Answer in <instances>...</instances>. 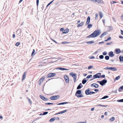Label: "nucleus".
Instances as JSON below:
<instances>
[{
  "label": "nucleus",
  "mask_w": 123,
  "mask_h": 123,
  "mask_svg": "<svg viewBox=\"0 0 123 123\" xmlns=\"http://www.w3.org/2000/svg\"><path fill=\"white\" fill-rule=\"evenodd\" d=\"M101 33V31L100 30H96L91 35L87 36V38H94L98 36Z\"/></svg>",
  "instance_id": "f257e3e1"
},
{
  "label": "nucleus",
  "mask_w": 123,
  "mask_h": 123,
  "mask_svg": "<svg viewBox=\"0 0 123 123\" xmlns=\"http://www.w3.org/2000/svg\"><path fill=\"white\" fill-rule=\"evenodd\" d=\"M81 92V90H78L76 92L75 95L77 96L78 98L81 97L83 96L81 94H80Z\"/></svg>",
  "instance_id": "f03ea898"
},
{
  "label": "nucleus",
  "mask_w": 123,
  "mask_h": 123,
  "mask_svg": "<svg viewBox=\"0 0 123 123\" xmlns=\"http://www.w3.org/2000/svg\"><path fill=\"white\" fill-rule=\"evenodd\" d=\"M45 77L44 76H43L41 77L39 80L38 84L39 85H40L44 80Z\"/></svg>",
  "instance_id": "7ed1b4c3"
},
{
  "label": "nucleus",
  "mask_w": 123,
  "mask_h": 123,
  "mask_svg": "<svg viewBox=\"0 0 123 123\" xmlns=\"http://www.w3.org/2000/svg\"><path fill=\"white\" fill-rule=\"evenodd\" d=\"M69 75L73 77L74 82H75L76 79V74L75 73L74 74L72 73H70L69 74Z\"/></svg>",
  "instance_id": "20e7f679"
},
{
  "label": "nucleus",
  "mask_w": 123,
  "mask_h": 123,
  "mask_svg": "<svg viewBox=\"0 0 123 123\" xmlns=\"http://www.w3.org/2000/svg\"><path fill=\"white\" fill-rule=\"evenodd\" d=\"M56 74L55 73H50L48 74L47 76V78H50L53 77L55 76Z\"/></svg>",
  "instance_id": "39448f33"
},
{
  "label": "nucleus",
  "mask_w": 123,
  "mask_h": 123,
  "mask_svg": "<svg viewBox=\"0 0 123 123\" xmlns=\"http://www.w3.org/2000/svg\"><path fill=\"white\" fill-rule=\"evenodd\" d=\"M64 78L66 83H68L69 82V80L68 76L66 75H65L64 76Z\"/></svg>",
  "instance_id": "423d86ee"
},
{
  "label": "nucleus",
  "mask_w": 123,
  "mask_h": 123,
  "mask_svg": "<svg viewBox=\"0 0 123 123\" xmlns=\"http://www.w3.org/2000/svg\"><path fill=\"white\" fill-rule=\"evenodd\" d=\"M107 82L106 80H104L100 82V84L101 86H103Z\"/></svg>",
  "instance_id": "0eeeda50"
},
{
  "label": "nucleus",
  "mask_w": 123,
  "mask_h": 123,
  "mask_svg": "<svg viewBox=\"0 0 123 123\" xmlns=\"http://www.w3.org/2000/svg\"><path fill=\"white\" fill-rule=\"evenodd\" d=\"M40 97L43 101H45L48 100V99L47 98H46L43 96L40 95Z\"/></svg>",
  "instance_id": "6e6552de"
},
{
  "label": "nucleus",
  "mask_w": 123,
  "mask_h": 123,
  "mask_svg": "<svg viewBox=\"0 0 123 123\" xmlns=\"http://www.w3.org/2000/svg\"><path fill=\"white\" fill-rule=\"evenodd\" d=\"M106 69H107L112 70L113 71H115L117 70L116 68L115 67H110L109 68H106Z\"/></svg>",
  "instance_id": "1a4fd4ad"
},
{
  "label": "nucleus",
  "mask_w": 123,
  "mask_h": 123,
  "mask_svg": "<svg viewBox=\"0 0 123 123\" xmlns=\"http://www.w3.org/2000/svg\"><path fill=\"white\" fill-rule=\"evenodd\" d=\"M85 93L87 95L91 94V92H90L89 89H87L86 90Z\"/></svg>",
  "instance_id": "9d476101"
},
{
  "label": "nucleus",
  "mask_w": 123,
  "mask_h": 123,
  "mask_svg": "<svg viewBox=\"0 0 123 123\" xmlns=\"http://www.w3.org/2000/svg\"><path fill=\"white\" fill-rule=\"evenodd\" d=\"M90 18L89 16H88L87 18V21L86 23V25H87L89 24L90 22Z\"/></svg>",
  "instance_id": "9b49d317"
},
{
  "label": "nucleus",
  "mask_w": 123,
  "mask_h": 123,
  "mask_svg": "<svg viewBox=\"0 0 123 123\" xmlns=\"http://www.w3.org/2000/svg\"><path fill=\"white\" fill-rule=\"evenodd\" d=\"M26 73L27 72H25L23 73L22 76V80H23L25 79L26 77Z\"/></svg>",
  "instance_id": "f8f14e48"
},
{
  "label": "nucleus",
  "mask_w": 123,
  "mask_h": 123,
  "mask_svg": "<svg viewBox=\"0 0 123 123\" xmlns=\"http://www.w3.org/2000/svg\"><path fill=\"white\" fill-rule=\"evenodd\" d=\"M91 87H94L95 88H97L98 87V85L96 83H94L91 85Z\"/></svg>",
  "instance_id": "ddd939ff"
},
{
  "label": "nucleus",
  "mask_w": 123,
  "mask_h": 123,
  "mask_svg": "<svg viewBox=\"0 0 123 123\" xmlns=\"http://www.w3.org/2000/svg\"><path fill=\"white\" fill-rule=\"evenodd\" d=\"M108 55L110 57H113L114 56V54H113V52L112 51L110 52L109 53Z\"/></svg>",
  "instance_id": "4468645a"
},
{
  "label": "nucleus",
  "mask_w": 123,
  "mask_h": 123,
  "mask_svg": "<svg viewBox=\"0 0 123 123\" xmlns=\"http://www.w3.org/2000/svg\"><path fill=\"white\" fill-rule=\"evenodd\" d=\"M69 31V30L68 28L65 29L63 31V33L66 34L68 33Z\"/></svg>",
  "instance_id": "2eb2a0df"
},
{
  "label": "nucleus",
  "mask_w": 123,
  "mask_h": 123,
  "mask_svg": "<svg viewBox=\"0 0 123 123\" xmlns=\"http://www.w3.org/2000/svg\"><path fill=\"white\" fill-rule=\"evenodd\" d=\"M84 22L83 21L80 24H79L78 25L77 27H80L84 25Z\"/></svg>",
  "instance_id": "dca6fc26"
},
{
  "label": "nucleus",
  "mask_w": 123,
  "mask_h": 123,
  "mask_svg": "<svg viewBox=\"0 0 123 123\" xmlns=\"http://www.w3.org/2000/svg\"><path fill=\"white\" fill-rule=\"evenodd\" d=\"M115 51L116 52V53L117 54H118L119 53H121L120 50L119 49H116L115 50Z\"/></svg>",
  "instance_id": "f3484780"
},
{
  "label": "nucleus",
  "mask_w": 123,
  "mask_h": 123,
  "mask_svg": "<svg viewBox=\"0 0 123 123\" xmlns=\"http://www.w3.org/2000/svg\"><path fill=\"white\" fill-rule=\"evenodd\" d=\"M67 111L66 110H64L63 111H61L60 112H59L57 113H56L55 114V115H57L58 114H62L63 113H64V112H65Z\"/></svg>",
  "instance_id": "a211bd4d"
},
{
  "label": "nucleus",
  "mask_w": 123,
  "mask_h": 123,
  "mask_svg": "<svg viewBox=\"0 0 123 123\" xmlns=\"http://www.w3.org/2000/svg\"><path fill=\"white\" fill-rule=\"evenodd\" d=\"M58 69H60V70H69V69L64 68H58Z\"/></svg>",
  "instance_id": "6ab92c4d"
},
{
  "label": "nucleus",
  "mask_w": 123,
  "mask_h": 123,
  "mask_svg": "<svg viewBox=\"0 0 123 123\" xmlns=\"http://www.w3.org/2000/svg\"><path fill=\"white\" fill-rule=\"evenodd\" d=\"M99 15L100 17V19H101L103 17V15L102 12H99Z\"/></svg>",
  "instance_id": "aec40b11"
},
{
  "label": "nucleus",
  "mask_w": 123,
  "mask_h": 123,
  "mask_svg": "<svg viewBox=\"0 0 123 123\" xmlns=\"http://www.w3.org/2000/svg\"><path fill=\"white\" fill-rule=\"evenodd\" d=\"M81 86H82V85L81 83L79 85L77 86V89H80L81 87Z\"/></svg>",
  "instance_id": "412c9836"
},
{
  "label": "nucleus",
  "mask_w": 123,
  "mask_h": 123,
  "mask_svg": "<svg viewBox=\"0 0 123 123\" xmlns=\"http://www.w3.org/2000/svg\"><path fill=\"white\" fill-rule=\"evenodd\" d=\"M93 79H94L95 78H98V76L97 75V74H96L95 75H93Z\"/></svg>",
  "instance_id": "4be33fe9"
},
{
  "label": "nucleus",
  "mask_w": 123,
  "mask_h": 123,
  "mask_svg": "<svg viewBox=\"0 0 123 123\" xmlns=\"http://www.w3.org/2000/svg\"><path fill=\"white\" fill-rule=\"evenodd\" d=\"M97 74V76L98 77V78H101V73H99Z\"/></svg>",
  "instance_id": "5701e85b"
},
{
  "label": "nucleus",
  "mask_w": 123,
  "mask_h": 123,
  "mask_svg": "<svg viewBox=\"0 0 123 123\" xmlns=\"http://www.w3.org/2000/svg\"><path fill=\"white\" fill-rule=\"evenodd\" d=\"M94 42L93 41H91L87 42H86V43L88 44H91V43H93Z\"/></svg>",
  "instance_id": "b1692460"
},
{
  "label": "nucleus",
  "mask_w": 123,
  "mask_h": 123,
  "mask_svg": "<svg viewBox=\"0 0 123 123\" xmlns=\"http://www.w3.org/2000/svg\"><path fill=\"white\" fill-rule=\"evenodd\" d=\"M120 61V62H122L123 61V57L120 56L119 57Z\"/></svg>",
  "instance_id": "393cba45"
},
{
  "label": "nucleus",
  "mask_w": 123,
  "mask_h": 123,
  "mask_svg": "<svg viewBox=\"0 0 123 123\" xmlns=\"http://www.w3.org/2000/svg\"><path fill=\"white\" fill-rule=\"evenodd\" d=\"M55 119V117H53L51 118L49 120V121L51 122H52Z\"/></svg>",
  "instance_id": "a878e982"
},
{
  "label": "nucleus",
  "mask_w": 123,
  "mask_h": 123,
  "mask_svg": "<svg viewBox=\"0 0 123 123\" xmlns=\"http://www.w3.org/2000/svg\"><path fill=\"white\" fill-rule=\"evenodd\" d=\"M88 25L87 28H88L90 29L92 26V25L91 24H88Z\"/></svg>",
  "instance_id": "bb28decb"
},
{
  "label": "nucleus",
  "mask_w": 123,
  "mask_h": 123,
  "mask_svg": "<svg viewBox=\"0 0 123 123\" xmlns=\"http://www.w3.org/2000/svg\"><path fill=\"white\" fill-rule=\"evenodd\" d=\"M115 119V118L114 117H112L110 119V121L111 122L113 121Z\"/></svg>",
  "instance_id": "cd10ccee"
},
{
  "label": "nucleus",
  "mask_w": 123,
  "mask_h": 123,
  "mask_svg": "<svg viewBox=\"0 0 123 123\" xmlns=\"http://www.w3.org/2000/svg\"><path fill=\"white\" fill-rule=\"evenodd\" d=\"M35 51L34 50V49H33V51L32 52V54H31V56H33V55H35Z\"/></svg>",
  "instance_id": "c85d7f7f"
},
{
  "label": "nucleus",
  "mask_w": 123,
  "mask_h": 123,
  "mask_svg": "<svg viewBox=\"0 0 123 123\" xmlns=\"http://www.w3.org/2000/svg\"><path fill=\"white\" fill-rule=\"evenodd\" d=\"M54 97H55V100H56L59 97V95H56V96H54Z\"/></svg>",
  "instance_id": "c756f323"
},
{
  "label": "nucleus",
  "mask_w": 123,
  "mask_h": 123,
  "mask_svg": "<svg viewBox=\"0 0 123 123\" xmlns=\"http://www.w3.org/2000/svg\"><path fill=\"white\" fill-rule=\"evenodd\" d=\"M109 97V96H105L102 98L101 99H105L106 98H108Z\"/></svg>",
  "instance_id": "7c9ffc66"
},
{
  "label": "nucleus",
  "mask_w": 123,
  "mask_h": 123,
  "mask_svg": "<svg viewBox=\"0 0 123 123\" xmlns=\"http://www.w3.org/2000/svg\"><path fill=\"white\" fill-rule=\"evenodd\" d=\"M50 99L52 100H55V97L54 96H53L50 97Z\"/></svg>",
  "instance_id": "2f4dec72"
},
{
  "label": "nucleus",
  "mask_w": 123,
  "mask_h": 123,
  "mask_svg": "<svg viewBox=\"0 0 123 123\" xmlns=\"http://www.w3.org/2000/svg\"><path fill=\"white\" fill-rule=\"evenodd\" d=\"M105 58L106 60H108L109 59V57L108 56H105Z\"/></svg>",
  "instance_id": "473e14b6"
},
{
  "label": "nucleus",
  "mask_w": 123,
  "mask_h": 123,
  "mask_svg": "<svg viewBox=\"0 0 123 123\" xmlns=\"http://www.w3.org/2000/svg\"><path fill=\"white\" fill-rule=\"evenodd\" d=\"M101 0H95V2H97L98 3H100L101 2Z\"/></svg>",
  "instance_id": "72a5a7b5"
},
{
  "label": "nucleus",
  "mask_w": 123,
  "mask_h": 123,
  "mask_svg": "<svg viewBox=\"0 0 123 123\" xmlns=\"http://www.w3.org/2000/svg\"><path fill=\"white\" fill-rule=\"evenodd\" d=\"M96 105L97 106H101L105 107L107 106V105H100V104L97 105Z\"/></svg>",
  "instance_id": "f704fd0d"
},
{
  "label": "nucleus",
  "mask_w": 123,
  "mask_h": 123,
  "mask_svg": "<svg viewBox=\"0 0 123 123\" xmlns=\"http://www.w3.org/2000/svg\"><path fill=\"white\" fill-rule=\"evenodd\" d=\"M20 44V43L19 42H17L16 43L15 45L18 46Z\"/></svg>",
  "instance_id": "c9c22d12"
},
{
  "label": "nucleus",
  "mask_w": 123,
  "mask_h": 123,
  "mask_svg": "<svg viewBox=\"0 0 123 123\" xmlns=\"http://www.w3.org/2000/svg\"><path fill=\"white\" fill-rule=\"evenodd\" d=\"M87 81L86 80H83L82 81V83L83 84H84Z\"/></svg>",
  "instance_id": "e433bc0d"
},
{
  "label": "nucleus",
  "mask_w": 123,
  "mask_h": 123,
  "mask_svg": "<svg viewBox=\"0 0 123 123\" xmlns=\"http://www.w3.org/2000/svg\"><path fill=\"white\" fill-rule=\"evenodd\" d=\"M53 104L52 103H45V104L46 105H53Z\"/></svg>",
  "instance_id": "4c0bfd02"
},
{
  "label": "nucleus",
  "mask_w": 123,
  "mask_h": 123,
  "mask_svg": "<svg viewBox=\"0 0 123 123\" xmlns=\"http://www.w3.org/2000/svg\"><path fill=\"white\" fill-rule=\"evenodd\" d=\"M121 89L123 90V86H122L119 89L118 91L120 92V91Z\"/></svg>",
  "instance_id": "58836bf2"
},
{
  "label": "nucleus",
  "mask_w": 123,
  "mask_h": 123,
  "mask_svg": "<svg viewBox=\"0 0 123 123\" xmlns=\"http://www.w3.org/2000/svg\"><path fill=\"white\" fill-rule=\"evenodd\" d=\"M27 99H28L29 102V103L31 104H32V102L31 100L28 98H27Z\"/></svg>",
  "instance_id": "ea45409f"
},
{
  "label": "nucleus",
  "mask_w": 123,
  "mask_h": 123,
  "mask_svg": "<svg viewBox=\"0 0 123 123\" xmlns=\"http://www.w3.org/2000/svg\"><path fill=\"white\" fill-rule=\"evenodd\" d=\"M54 0H53L51 1L49 3L47 6L46 7H48L49 5L51 4L54 1Z\"/></svg>",
  "instance_id": "a19ab883"
},
{
  "label": "nucleus",
  "mask_w": 123,
  "mask_h": 123,
  "mask_svg": "<svg viewBox=\"0 0 123 123\" xmlns=\"http://www.w3.org/2000/svg\"><path fill=\"white\" fill-rule=\"evenodd\" d=\"M104 57V56L102 55H101L99 56V57L100 59H103Z\"/></svg>",
  "instance_id": "79ce46f5"
},
{
  "label": "nucleus",
  "mask_w": 123,
  "mask_h": 123,
  "mask_svg": "<svg viewBox=\"0 0 123 123\" xmlns=\"http://www.w3.org/2000/svg\"><path fill=\"white\" fill-rule=\"evenodd\" d=\"M117 101L119 102H123V99L118 100Z\"/></svg>",
  "instance_id": "37998d69"
},
{
  "label": "nucleus",
  "mask_w": 123,
  "mask_h": 123,
  "mask_svg": "<svg viewBox=\"0 0 123 123\" xmlns=\"http://www.w3.org/2000/svg\"><path fill=\"white\" fill-rule=\"evenodd\" d=\"M107 53L105 51L103 52V54L104 55H105L107 54Z\"/></svg>",
  "instance_id": "c03bdc74"
},
{
  "label": "nucleus",
  "mask_w": 123,
  "mask_h": 123,
  "mask_svg": "<svg viewBox=\"0 0 123 123\" xmlns=\"http://www.w3.org/2000/svg\"><path fill=\"white\" fill-rule=\"evenodd\" d=\"M120 76H118L116 78H115V80H118L120 78Z\"/></svg>",
  "instance_id": "a18cd8bd"
},
{
  "label": "nucleus",
  "mask_w": 123,
  "mask_h": 123,
  "mask_svg": "<svg viewBox=\"0 0 123 123\" xmlns=\"http://www.w3.org/2000/svg\"><path fill=\"white\" fill-rule=\"evenodd\" d=\"M117 3L116 2H115V1H111V4H114V3Z\"/></svg>",
  "instance_id": "49530a36"
},
{
  "label": "nucleus",
  "mask_w": 123,
  "mask_h": 123,
  "mask_svg": "<svg viewBox=\"0 0 123 123\" xmlns=\"http://www.w3.org/2000/svg\"><path fill=\"white\" fill-rule=\"evenodd\" d=\"M92 76V75H88L86 78H91V77Z\"/></svg>",
  "instance_id": "de8ad7c7"
},
{
  "label": "nucleus",
  "mask_w": 123,
  "mask_h": 123,
  "mask_svg": "<svg viewBox=\"0 0 123 123\" xmlns=\"http://www.w3.org/2000/svg\"><path fill=\"white\" fill-rule=\"evenodd\" d=\"M86 121H85L84 122H77V123H86Z\"/></svg>",
  "instance_id": "09e8293b"
},
{
  "label": "nucleus",
  "mask_w": 123,
  "mask_h": 123,
  "mask_svg": "<svg viewBox=\"0 0 123 123\" xmlns=\"http://www.w3.org/2000/svg\"><path fill=\"white\" fill-rule=\"evenodd\" d=\"M48 112H44L43 113V115H45L48 114Z\"/></svg>",
  "instance_id": "8fccbe9b"
},
{
  "label": "nucleus",
  "mask_w": 123,
  "mask_h": 123,
  "mask_svg": "<svg viewBox=\"0 0 123 123\" xmlns=\"http://www.w3.org/2000/svg\"><path fill=\"white\" fill-rule=\"evenodd\" d=\"M36 1L37 6H38L39 4V0H37Z\"/></svg>",
  "instance_id": "3c124183"
},
{
  "label": "nucleus",
  "mask_w": 123,
  "mask_h": 123,
  "mask_svg": "<svg viewBox=\"0 0 123 123\" xmlns=\"http://www.w3.org/2000/svg\"><path fill=\"white\" fill-rule=\"evenodd\" d=\"M67 103H68V102H62L61 103V105H64Z\"/></svg>",
  "instance_id": "603ef678"
},
{
  "label": "nucleus",
  "mask_w": 123,
  "mask_h": 123,
  "mask_svg": "<svg viewBox=\"0 0 123 123\" xmlns=\"http://www.w3.org/2000/svg\"><path fill=\"white\" fill-rule=\"evenodd\" d=\"M93 67V66H90L88 68V69H90L91 68H92Z\"/></svg>",
  "instance_id": "864d4df0"
},
{
  "label": "nucleus",
  "mask_w": 123,
  "mask_h": 123,
  "mask_svg": "<svg viewBox=\"0 0 123 123\" xmlns=\"http://www.w3.org/2000/svg\"><path fill=\"white\" fill-rule=\"evenodd\" d=\"M96 17L95 18H97L98 16V13H96L95 14Z\"/></svg>",
  "instance_id": "5fc2aeb1"
},
{
  "label": "nucleus",
  "mask_w": 123,
  "mask_h": 123,
  "mask_svg": "<svg viewBox=\"0 0 123 123\" xmlns=\"http://www.w3.org/2000/svg\"><path fill=\"white\" fill-rule=\"evenodd\" d=\"M51 40L53 42H55V43H57V42L55 40H54L52 39H51Z\"/></svg>",
  "instance_id": "6e6d98bb"
},
{
  "label": "nucleus",
  "mask_w": 123,
  "mask_h": 123,
  "mask_svg": "<svg viewBox=\"0 0 123 123\" xmlns=\"http://www.w3.org/2000/svg\"><path fill=\"white\" fill-rule=\"evenodd\" d=\"M104 36L103 34H102L100 36V37L102 38Z\"/></svg>",
  "instance_id": "4d7b16f0"
},
{
  "label": "nucleus",
  "mask_w": 123,
  "mask_h": 123,
  "mask_svg": "<svg viewBox=\"0 0 123 123\" xmlns=\"http://www.w3.org/2000/svg\"><path fill=\"white\" fill-rule=\"evenodd\" d=\"M112 43V42L107 43H106V45H110V44H111Z\"/></svg>",
  "instance_id": "13d9d810"
},
{
  "label": "nucleus",
  "mask_w": 123,
  "mask_h": 123,
  "mask_svg": "<svg viewBox=\"0 0 123 123\" xmlns=\"http://www.w3.org/2000/svg\"><path fill=\"white\" fill-rule=\"evenodd\" d=\"M67 43V42H62V44H64V43L66 44V43Z\"/></svg>",
  "instance_id": "bf43d9fd"
},
{
  "label": "nucleus",
  "mask_w": 123,
  "mask_h": 123,
  "mask_svg": "<svg viewBox=\"0 0 123 123\" xmlns=\"http://www.w3.org/2000/svg\"><path fill=\"white\" fill-rule=\"evenodd\" d=\"M103 34L104 36L106 35L107 33L106 32H104L103 33H102Z\"/></svg>",
  "instance_id": "052dcab7"
},
{
  "label": "nucleus",
  "mask_w": 123,
  "mask_h": 123,
  "mask_svg": "<svg viewBox=\"0 0 123 123\" xmlns=\"http://www.w3.org/2000/svg\"><path fill=\"white\" fill-rule=\"evenodd\" d=\"M105 76L104 75H102V76L101 75V78H104Z\"/></svg>",
  "instance_id": "680f3d73"
},
{
  "label": "nucleus",
  "mask_w": 123,
  "mask_h": 123,
  "mask_svg": "<svg viewBox=\"0 0 123 123\" xmlns=\"http://www.w3.org/2000/svg\"><path fill=\"white\" fill-rule=\"evenodd\" d=\"M64 30L63 28H62L60 29V31H63Z\"/></svg>",
  "instance_id": "e2e57ef3"
},
{
  "label": "nucleus",
  "mask_w": 123,
  "mask_h": 123,
  "mask_svg": "<svg viewBox=\"0 0 123 123\" xmlns=\"http://www.w3.org/2000/svg\"><path fill=\"white\" fill-rule=\"evenodd\" d=\"M121 34L123 35V31L122 30H121Z\"/></svg>",
  "instance_id": "0e129e2a"
},
{
  "label": "nucleus",
  "mask_w": 123,
  "mask_h": 123,
  "mask_svg": "<svg viewBox=\"0 0 123 123\" xmlns=\"http://www.w3.org/2000/svg\"><path fill=\"white\" fill-rule=\"evenodd\" d=\"M95 58V57L93 56L91 57V58H90V59H94Z\"/></svg>",
  "instance_id": "69168bd1"
},
{
  "label": "nucleus",
  "mask_w": 123,
  "mask_h": 123,
  "mask_svg": "<svg viewBox=\"0 0 123 123\" xmlns=\"http://www.w3.org/2000/svg\"><path fill=\"white\" fill-rule=\"evenodd\" d=\"M119 37L120 38H123V37L122 36H119Z\"/></svg>",
  "instance_id": "338daca9"
},
{
  "label": "nucleus",
  "mask_w": 123,
  "mask_h": 123,
  "mask_svg": "<svg viewBox=\"0 0 123 123\" xmlns=\"http://www.w3.org/2000/svg\"><path fill=\"white\" fill-rule=\"evenodd\" d=\"M107 39L108 40H111V38L110 37H109Z\"/></svg>",
  "instance_id": "774afa93"
}]
</instances>
